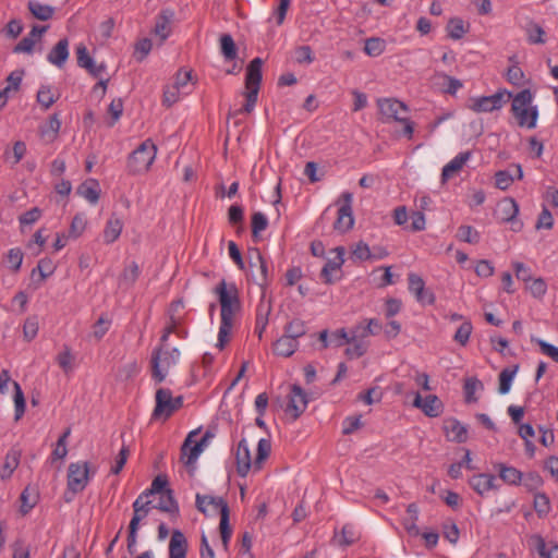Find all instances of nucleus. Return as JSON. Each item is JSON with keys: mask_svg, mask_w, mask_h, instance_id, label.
Segmentation results:
<instances>
[{"mask_svg": "<svg viewBox=\"0 0 558 558\" xmlns=\"http://www.w3.org/2000/svg\"><path fill=\"white\" fill-rule=\"evenodd\" d=\"M214 292L217 294L220 304V327L217 347L222 350L229 342L234 324V316L240 313L242 303L239 289L233 282H227L222 279L215 287Z\"/></svg>", "mask_w": 558, "mask_h": 558, "instance_id": "obj_1", "label": "nucleus"}, {"mask_svg": "<svg viewBox=\"0 0 558 558\" xmlns=\"http://www.w3.org/2000/svg\"><path fill=\"white\" fill-rule=\"evenodd\" d=\"M180 359V351L177 348H168L167 345H159L151 352V376L156 383H162L169 369L178 363Z\"/></svg>", "mask_w": 558, "mask_h": 558, "instance_id": "obj_2", "label": "nucleus"}, {"mask_svg": "<svg viewBox=\"0 0 558 558\" xmlns=\"http://www.w3.org/2000/svg\"><path fill=\"white\" fill-rule=\"evenodd\" d=\"M157 154V147L151 140L144 141L128 159V170L132 174L147 172Z\"/></svg>", "mask_w": 558, "mask_h": 558, "instance_id": "obj_3", "label": "nucleus"}, {"mask_svg": "<svg viewBox=\"0 0 558 558\" xmlns=\"http://www.w3.org/2000/svg\"><path fill=\"white\" fill-rule=\"evenodd\" d=\"M156 405L153 411V418L163 421L168 420L174 412L183 405V397H173L172 392L168 388H159L156 391Z\"/></svg>", "mask_w": 558, "mask_h": 558, "instance_id": "obj_4", "label": "nucleus"}, {"mask_svg": "<svg viewBox=\"0 0 558 558\" xmlns=\"http://www.w3.org/2000/svg\"><path fill=\"white\" fill-rule=\"evenodd\" d=\"M96 471V468L90 470L89 463L86 461L71 463L68 468V489L74 494L83 492L89 482L90 475L93 476Z\"/></svg>", "mask_w": 558, "mask_h": 558, "instance_id": "obj_5", "label": "nucleus"}, {"mask_svg": "<svg viewBox=\"0 0 558 558\" xmlns=\"http://www.w3.org/2000/svg\"><path fill=\"white\" fill-rule=\"evenodd\" d=\"M518 214V203L511 197H505L498 202L494 215L499 222L510 223L511 230L519 232L523 228V223L521 220L517 219Z\"/></svg>", "mask_w": 558, "mask_h": 558, "instance_id": "obj_6", "label": "nucleus"}, {"mask_svg": "<svg viewBox=\"0 0 558 558\" xmlns=\"http://www.w3.org/2000/svg\"><path fill=\"white\" fill-rule=\"evenodd\" d=\"M506 96L510 98L511 93L499 90L490 96L471 98V102L468 105V108L476 113L493 112L504 107L507 101L505 99Z\"/></svg>", "mask_w": 558, "mask_h": 558, "instance_id": "obj_7", "label": "nucleus"}, {"mask_svg": "<svg viewBox=\"0 0 558 558\" xmlns=\"http://www.w3.org/2000/svg\"><path fill=\"white\" fill-rule=\"evenodd\" d=\"M343 204L338 209V217L333 222L335 230L344 233L353 228L354 217L352 211L353 195L350 192H343L341 195Z\"/></svg>", "mask_w": 558, "mask_h": 558, "instance_id": "obj_8", "label": "nucleus"}, {"mask_svg": "<svg viewBox=\"0 0 558 558\" xmlns=\"http://www.w3.org/2000/svg\"><path fill=\"white\" fill-rule=\"evenodd\" d=\"M307 404L308 397L305 390L296 384L292 385L289 393V401L286 408V413L290 414L292 420L295 421L306 410Z\"/></svg>", "mask_w": 558, "mask_h": 558, "instance_id": "obj_9", "label": "nucleus"}, {"mask_svg": "<svg viewBox=\"0 0 558 558\" xmlns=\"http://www.w3.org/2000/svg\"><path fill=\"white\" fill-rule=\"evenodd\" d=\"M379 112L383 116V122H389L390 120L399 122L405 116H401V112L408 113V106L392 98H384L377 101Z\"/></svg>", "mask_w": 558, "mask_h": 558, "instance_id": "obj_10", "label": "nucleus"}, {"mask_svg": "<svg viewBox=\"0 0 558 558\" xmlns=\"http://www.w3.org/2000/svg\"><path fill=\"white\" fill-rule=\"evenodd\" d=\"M174 16V11L170 8H166L155 17V26L151 33L160 39V44L171 35Z\"/></svg>", "mask_w": 558, "mask_h": 558, "instance_id": "obj_11", "label": "nucleus"}, {"mask_svg": "<svg viewBox=\"0 0 558 558\" xmlns=\"http://www.w3.org/2000/svg\"><path fill=\"white\" fill-rule=\"evenodd\" d=\"M196 508L198 511L204 514H215L220 513V518H222L223 509L229 510L228 504L221 497H215L210 495H196Z\"/></svg>", "mask_w": 558, "mask_h": 558, "instance_id": "obj_12", "label": "nucleus"}, {"mask_svg": "<svg viewBox=\"0 0 558 558\" xmlns=\"http://www.w3.org/2000/svg\"><path fill=\"white\" fill-rule=\"evenodd\" d=\"M252 262L258 263L257 274L252 272L254 282L262 289V299H265V291L270 280L268 265L258 248H251Z\"/></svg>", "mask_w": 558, "mask_h": 558, "instance_id": "obj_13", "label": "nucleus"}, {"mask_svg": "<svg viewBox=\"0 0 558 558\" xmlns=\"http://www.w3.org/2000/svg\"><path fill=\"white\" fill-rule=\"evenodd\" d=\"M381 330V323L377 318H364L350 330V340H362L378 335Z\"/></svg>", "mask_w": 558, "mask_h": 558, "instance_id": "obj_14", "label": "nucleus"}, {"mask_svg": "<svg viewBox=\"0 0 558 558\" xmlns=\"http://www.w3.org/2000/svg\"><path fill=\"white\" fill-rule=\"evenodd\" d=\"M335 252L336 256L331 259H328L320 271V277L326 284H332L340 279V277L335 278L332 274L340 271L344 263L345 251L344 247L338 246L335 248Z\"/></svg>", "mask_w": 558, "mask_h": 558, "instance_id": "obj_15", "label": "nucleus"}, {"mask_svg": "<svg viewBox=\"0 0 558 558\" xmlns=\"http://www.w3.org/2000/svg\"><path fill=\"white\" fill-rule=\"evenodd\" d=\"M413 405L421 409L428 417L439 416L444 408L442 402L436 395H428L423 399L418 392L415 393Z\"/></svg>", "mask_w": 558, "mask_h": 558, "instance_id": "obj_16", "label": "nucleus"}, {"mask_svg": "<svg viewBox=\"0 0 558 558\" xmlns=\"http://www.w3.org/2000/svg\"><path fill=\"white\" fill-rule=\"evenodd\" d=\"M469 484L480 496H485L490 490H497L496 477L488 473L474 474L469 478Z\"/></svg>", "mask_w": 558, "mask_h": 558, "instance_id": "obj_17", "label": "nucleus"}, {"mask_svg": "<svg viewBox=\"0 0 558 558\" xmlns=\"http://www.w3.org/2000/svg\"><path fill=\"white\" fill-rule=\"evenodd\" d=\"M236 472L244 477L253 466L251 452L246 440L243 438L239 441L235 450Z\"/></svg>", "mask_w": 558, "mask_h": 558, "instance_id": "obj_18", "label": "nucleus"}, {"mask_svg": "<svg viewBox=\"0 0 558 558\" xmlns=\"http://www.w3.org/2000/svg\"><path fill=\"white\" fill-rule=\"evenodd\" d=\"M197 433V430L190 432L181 447V460L185 465L194 464L202 453L201 445H196L193 440Z\"/></svg>", "mask_w": 558, "mask_h": 558, "instance_id": "obj_19", "label": "nucleus"}, {"mask_svg": "<svg viewBox=\"0 0 558 558\" xmlns=\"http://www.w3.org/2000/svg\"><path fill=\"white\" fill-rule=\"evenodd\" d=\"M69 58V40L66 38L60 39L50 52L47 54V60L61 69Z\"/></svg>", "mask_w": 558, "mask_h": 558, "instance_id": "obj_20", "label": "nucleus"}, {"mask_svg": "<svg viewBox=\"0 0 558 558\" xmlns=\"http://www.w3.org/2000/svg\"><path fill=\"white\" fill-rule=\"evenodd\" d=\"M180 307H183V302L182 301L179 300V301H174V302L171 303L170 310H169V323L165 327L163 332H162V335L160 337V345H166V343H167V341L169 339V336L171 333H178L179 335L178 326L180 325L181 319H180V317H177L174 315V313Z\"/></svg>", "mask_w": 558, "mask_h": 558, "instance_id": "obj_21", "label": "nucleus"}, {"mask_svg": "<svg viewBox=\"0 0 558 558\" xmlns=\"http://www.w3.org/2000/svg\"><path fill=\"white\" fill-rule=\"evenodd\" d=\"M187 541L180 530H173L169 543V558H186Z\"/></svg>", "mask_w": 558, "mask_h": 558, "instance_id": "obj_22", "label": "nucleus"}, {"mask_svg": "<svg viewBox=\"0 0 558 558\" xmlns=\"http://www.w3.org/2000/svg\"><path fill=\"white\" fill-rule=\"evenodd\" d=\"M471 158V151H462L458 154L452 160H450L441 171V182H447L457 172H459L466 161Z\"/></svg>", "mask_w": 558, "mask_h": 558, "instance_id": "obj_23", "label": "nucleus"}, {"mask_svg": "<svg viewBox=\"0 0 558 558\" xmlns=\"http://www.w3.org/2000/svg\"><path fill=\"white\" fill-rule=\"evenodd\" d=\"M494 470L498 472L500 480L508 485H519L523 480V473L514 466L499 462L494 463Z\"/></svg>", "mask_w": 558, "mask_h": 558, "instance_id": "obj_24", "label": "nucleus"}, {"mask_svg": "<svg viewBox=\"0 0 558 558\" xmlns=\"http://www.w3.org/2000/svg\"><path fill=\"white\" fill-rule=\"evenodd\" d=\"M21 456H22L21 450L15 447L11 448L8 451V453L4 458L3 465L0 470V478L2 481L9 480L12 476L13 472L16 470V468L20 464Z\"/></svg>", "mask_w": 558, "mask_h": 558, "instance_id": "obj_25", "label": "nucleus"}, {"mask_svg": "<svg viewBox=\"0 0 558 558\" xmlns=\"http://www.w3.org/2000/svg\"><path fill=\"white\" fill-rule=\"evenodd\" d=\"M263 60L254 58L246 68L245 87H260Z\"/></svg>", "mask_w": 558, "mask_h": 558, "instance_id": "obj_26", "label": "nucleus"}, {"mask_svg": "<svg viewBox=\"0 0 558 558\" xmlns=\"http://www.w3.org/2000/svg\"><path fill=\"white\" fill-rule=\"evenodd\" d=\"M151 500L147 498V494H141L133 502V517L130 522L136 523L140 526V522L149 513L151 509Z\"/></svg>", "mask_w": 558, "mask_h": 558, "instance_id": "obj_27", "label": "nucleus"}, {"mask_svg": "<svg viewBox=\"0 0 558 558\" xmlns=\"http://www.w3.org/2000/svg\"><path fill=\"white\" fill-rule=\"evenodd\" d=\"M299 342L284 333L275 341L272 345L274 353L279 356L289 357L298 349Z\"/></svg>", "mask_w": 558, "mask_h": 558, "instance_id": "obj_28", "label": "nucleus"}, {"mask_svg": "<svg viewBox=\"0 0 558 558\" xmlns=\"http://www.w3.org/2000/svg\"><path fill=\"white\" fill-rule=\"evenodd\" d=\"M77 194L88 201L90 204H97L100 196L99 183L95 179L83 182L77 187Z\"/></svg>", "mask_w": 558, "mask_h": 558, "instance_id": "obj_29", "label": "nucleus"}, {"mask_svg": "<svg viewBox=\"0 0 558 558\" xmlns=\"http://www.w3.org/2000/svg\"><path fill=\"white\" fill-rule=\"evenodd\" d=\"M445 432L450 440L464 442L468 439L466 427L456 418H451L446 422Z\"/></svg>", "mask_w": 558, "mask_h": 558, "instance_id": "obj_30", "label": "nucleus"}, {"mask_svg": "<svg viewBox=\"0 0 558 558\" xmlns=\"http://www.w3.org/2000/svg\"><path fill=\"white\" fill-rule=\"evenodd\" d=\"M418 506L415 502L408 505V517L403 519L402 525L410 536H418L421 534L416 522L418 520Z\"/></svg>", "mask_w": 558, "mask_h": 558, "instance_id": "obj_31", "label": "nucleus"}, {"mask_svg": "<svg viewBox=\"0 0 558 558\" xmlns=\"http://www.w3.org/2000/svg\"><path fill=\"white\" fill-rule=\"evenodd\" d=\"M514 118L517 119L519 126L534 129L538 118L537 106L532 105L526 109L521 110L514 114Z\"/></svg>", "mask_w": 558, "mask_h": 558, "instance_id": "obj_32", "label": "nucleus"}, {"mask_svg": "<svg viewBox=\"0 0 558 558\" xmlns=\"http://www.w3.org/2000/svg\"><path fill=\"white\" fill-rule=\"evenodd\" d=\"M39 494L37 489L31 485H27L21 496V512L27 514L38 502Z\"/></svg>", "mask_w": 558, "mask_h": 558, "instance_id": "obj_33", "label": "nucleus"}, {"mask_svg": "<svg viewBox=\"0 0 558 558\" xmlns=\"http://www.w3.org/2000/svg\"><path fill=\"white\" fill-rule=\"evenodd\" d=\"M123 229V222L120 218L112 216L107 221L104 230V241L107 244L113 243L120 236Z\"/></svg>", "mask_w": 558, "mask_h": 558, "instance_id": "obj_34", "label": "nucleus"}, {"mask_svg": "<svg viewBox=\"0 0 558 558\" xmlns=\"http://www.w3.org/2000/svg\"><path fill=\"white\" fill-rule=\"evenodd\" d=\"M27 8L32 15L39 21L50 20L56 11L53 7L40 3L39 1L36 0L28 1Z\"/></svg>", "mask_w": 558, "mask_h": 558, "instance_id": "obj_35", "label": "nucleus"}, {"mask_svg": "<svg viewBox=\"0 0 558 558\" xmlns=\"http://www.w3.org/2000/svg\"><path fill=\"white\" fill-rule=\"evenodd\" d=\"M154 508L168 512L172 517L179 515V505L173 498L171 489H167L163 495H160V501Z\"/></svg>", "mask_w": 558, "mask_h": 558, "instance_id": "obj_36", "label": "nucleus"}, {"mask_svg": "<svg viewBox=\"0 0 558 558\" xmlns=\"http://www.w3.org/2000/svg\"><path fill=\"white\" fill-rule=\"evenodd\" d=\"M533 94L529 88L519 92L512 99L511 111L513 116L523 109L532 106Z\"/></svg>", "mask_w": 558, "mask_h": 558, "instance_id": "obj_37", "label": "nucleus"}, {"mask_svg": "<svg viewBox=\"0 0 558 558\" xmlns=\"http://www.w3.org/2000/svg\"><path fill=\"white\" fill-rule=\"evenodd\" d=\"M61 128V120L59 119L58 113H53L47 123L40 126V135L48 140L49 142L53 141Z\"/></svg>", "mask_w": 558, "mask_h": 558, "instance_id": "obj_38", "label": "nucleus"}, {"mask_svg": "<svg viewBox=\"0 0 558 558\" xmlns=\"http://www.w3.org/2000/svg\"><path fill=\"white\" fill-rule=\"evenodd\" d=\"M483 389L484 385L480 379H477L476 377L466 378L463 386L465 402H476L478 398L475 396V392L481 391Z\"/></svg>", "mask_w": 558, "mask_h": 558, "instance_id": "obj_39", "label": "nucleus"}, {"mask_svg": "<svg viewBox=\"0 0 558 558\" xmlns=\"http://www.w3.org/2000/svg\"><path fill=\"white\" fill-rule=\"evenodd\" d=\"M270 311H271L270 304L269 303L266 304L265 301L262 299L257 306L256 324H255V330L258 332L259 337H262V333L268 324V315H269Z\"/></svg>", "mask_w": 558, "mask_h": 558, "instance_id": "obj_40", "label": "nucleus"}, {"mask_svg": "<svg viewBox=\"0 0 558 558\" xmlns=\"http://www.w3.org/2000/svg\"><path fill=\"white\" fill-rule=\"evenodd\" d=\"M518 365L513 367H506L499 373V393L506 395L510 391L511 383L518 372Z\"/></svg>", "mask_w": 558, "mask_h": 558, "instance_id": "obj_41", "label": "nucleus"}, {"mask_svg": "<svg viewBox=\"0 0 558 558\" xmlns=\"http://www.w3.org/2000/svg\"><path fill=\"white\" fill-rule=\"evenodd\" d=\"M221 53L226 60L232 61L238 56L235 43L230 34H223L220 37Z\"/></svg>", "mask_w": 558, "mask_h": 558, "instance_id": "obj_42", "label": "nucleus"}, {"mask_svg": "<svg viewBox=\"0 0 558 558\" xmlns=\"http://www.w3.org/2000/svg\"><path fill=\"white\" fill-rule=\"evenodd\" d=\"M306 333V325L302 319L294 318L284 327V335L298 341V339Z\"/></svg>", "mask_w": 558, "mask_h": 558, "instance_id": "obj_43", "label": "nucleus"}, {"mask_svg": "<svg viewBox=\"0 0 558 558\" xmlns=\"http://www.w3.org/2000/svg\"><path fill=\"white\" fill-rule=\"evenodd\" d=\"M56 361L65 374L74 369V356L68 345L63 347V350L57 355Z\"/></svg>", "mask_w": 558, "mask_h": 558, "instance_id": "obj_44", "label": "nucleus"}, {"mask_svg": "<svg viewBox=\"0 0 558 558\" xmlns=\"http://www.w3.org/2000/svg\"><path fill=\"white\" fill-rule=\"evenodd\" d=\"M386 49V43L379 37H371L365 40L364 51L369 57H378Z\"/></svg>", "mask_w": 558, "mask_h": 558, "instance_id": "obj_45", "label": "nucleus"}, {"mask_svg": "<svg viewBox=\"0 0 558 558\" xmlns=\"http://www.w3.org/2000/svg\"><path fill=\"white\" fill-rule=\"evenodd\" d=\"M270 450V441L265 438L259 439L257 444V456L253 462V468L255 471H259L262 469L263 461L269 456Z\"/></svg>", "mask_w": 558, "mask_h": 558, "instance_id": "obj_46", "label": "nucleus"}, {"mask_svg": "<svg viewBox=\"0 0 558 558\" xmlns=\"http://www.w3.org/2000/svg\"><path fill=\"white\" fill-rule=\"evenodd\" d=\"M457 238L459 241L466 242L470 244H476L480 242L481 235L480 232L472 226L463 225L459 227Z\"/></svg>", "mask_w": 558, "mask_h": 558, "instance_id": "obj_47", "label": "nucleus"}, {"mask_svg": "<svg viewBox=\"0 0 558 558\" xmlns=\"http://www.w3.org/2000/svg\"><path fill=\"white\" fill-rule=\"evenodd\" d=\"M526 35H527V40L530 44H545V31L543 29V27L535 23V22H530L527 25H526Z\"/></svg>", "mask_w": 558, "mask_h": 558, "instance_id": "obj_48", "label": "nucleus"}, {"mask_svg": "<svg viewBox=\"0 0 558 558\" xmlns=\"http://www.w3.org/2000/svg\"><path fill=\"white\" fill-rule=\"evenodd\" d=\"M86 225H87V221H86L85 215L81 214V213L76 214L73 217L72 222L70 225L69 238H72V239L80 238L83 234V232L85 231Z\"/></svg>", "mask_w": 558, "mask_h": 558, "instance_id": "obj_49", "label": "nucleus"}, {"mask_svg": "<svg viewBox=\"0 0 558 558\" xmlns=\"http://www.w3.org/2000/svg\"><path fill=\"white\" fill-rule=\"evenodd\" d=\"M230 510L223 509L222 518H220L219 530L221 534V541L225 549H228L230 538L232 536V529L229 524Z\"/></svg>", "mask_w": 558, "mask_h": 558, "instance_id": "obj_50", "label": "nucleus"}, {"mask_svg": "<svg viewBox=\"0 0 558 558\" xmlns=\"http://www.w3.org/2000/svg\"><path fill=\"white\" fill-rule=\"evenodd\" d=\"M267 227L268 219L263 213L256 211L252 215V236L254 240H257L260 232L265 231Z\"/></svg>", "mask_w": 558, "mask_h": 558, "instance_id": "obj_51", "label": "nucleus"}, {"mask_svg": "<svg viewBox=\"0 0 558 558\" xmlns=\"http://www.w3.org/2000/svg\"><path fill=\"white\" fill-rule=\"evenodd\" d=\"M448 35L452 39H460L466 33L464 22L460 17H452L447 24Z\"/></svg>", "mask_w": 558, "mask_h": 558, "instance_id": "obj_52", "label": "nucleus"}, {"mask_svg": "<svg viewBox=\"0 0 558 558\" xmlns=\"http://www.w3.org/2000/svg\"><path fill=\"white\" fill-rule=\"evenodd\" d=\"M351 347L345 349V355L350 359H357L363 356L367 351V342L362 340H349Z\"/></svg>", "mask_w": 558, "mask_h": 558, "instance_id": "obj_53", "label": "nucleus"}, {"mask_svg": "<svg viewBox=\"0 0 558 558\" xmlns=\"http://www.w3.org/2000/svg\"><path fill=\"white\" fill-rule=\"evenodd\" d=\"M473 326L470 320L463 322L459 328L457 329L453 340L461 344L462 347L466 345L469 342L470 336L472 333Z\"/></svg>", "mask_w": 558, "mask_h": 558, "instance_id": "obj_54", "label": "nucleus"}, {"mask_svg": "<svg viewBox=\"0 0 558 558\" xmlns=\"http://www.w3.org/2000/svg\"><path fill=\"white\" fill-rule=\"evenodd\" d=\"M54 270L56 266L52 259L45 257L38 262L37 267L33 269L32 275L38 271L40 275V280L44 281L46 278L50 277Z\"/></svg>", "mask_w": 558, "mask_h": 558, "instance_id": "obj_55", "label": "nucleus"}, {"mask_svg": "<svg viewBox=\"0 0 558 558\" xmlns=\"http://www.w3.org/2000/svg\"><path fill=\"white\" fill-rule=\"evenodd\" d=\"M167 485H168L167 477L162 476V475H158L153 480L150 487L145 489L142 494H147L148 499L151 495H155V494L163 495L165 492L168 489Z\"/></svg>", "mask_w": 558, "mask_h": 558, "instance_id": "obj_56", "label": "nucleus"}, {"mask_svg": "<svg viewBox=\"0 0 558 558\" xmlns=\"http://www.w3.org/2000/svg\"><path fill=\"white\" fill-rule=\"evenodd\" d=\"M37 101L44 107L45 110L49 109L56 101V98L51 92V87L48 85H41L37 92Z\"/></svg>", "mask_w": 558, "mask_h": 558, "instance_id": "obj_57", "label": "nucleus"}, {"mask_svg": "<svg viewBox=\"0 0 558 558\" xmlns=\"http://www.w3.org/2000/svg\"><path fill=\"white\" fill-rule=\"evenodd\" d=\"M534 510L538 514V517H545L548 514L550 510L549 498L544 493H537L534 496Z\"/></svg>", "mask_w": 558, "mask_h": 558, "instance_id": "obj_58", "label": "nucleus"}, {"mask_svg": "<svg viewBox=\"0 0 558 558\" xmlns=\"http://www.w3.org/2000/svg\"><path fill=\"white\" fill-rule=\"evenodd\" d=\"M526 289L535 299H542L547 292V283L543 278L532 279L527 284Z\"/></svg>", "mask_w": 558, "mask_h": 558, "instance_id": "obj_59", "label": "nucleus"}, {"mask_svg": "<svg viewBox=\"0 0 558 558\" xmlns=\"http://www.w3.org/2000/svg\"><path fill=\"white\" fill-rule=\"evenodd\" d=\"M140 267L135 262H132L128 265L122 275H121V283L132 286L137 280L140 276Z\"/></svg>", "mask_w": 558, "mask_h": 558, "instance_id": "obj_60", "label": "nucleus"}, {"mask_svg": "<svg viewBox=\"0 0 558 558\" xmlns=\"http://www.w3.org/2000/svg\"><path fill=\"white\" fill-rule=\"evenodd\" d=\"M181 94H187V92H182L180 88H178L173 84L167 85L163 89L162 104L166 105L167 107L172 106L180 99Z\"/></svg>", "mask_w": 558, "mask_h": 558, "instance_id": "obj_61", "label": "nucleus"}, {"mask_svg": "<svg viewBox=\"0 0 558 558\" xmlns=\"http://www.w3.org/2000/svg\"><path fill=\"white\" fill-rule=\"evenodd\" d=\"M38 318L37 316L28 317L23 325V336L26 341H32L38 333Z\"/></svg>", "mask_w": 558, "mask_h": 558, "instance_id": "obj_62", "label": "nucleus"}, {"mask_svg": "<svg viewBox=\"0 0 558 558\" xmlns=\"http://www.w3.org/2000/svg\"><path fill=\"white\" fill-rule=\"evenodd\" d=\"M77 65L82 69L93 66V58L89 56L88 50L84 44H80L75 48Z\"/></svg>", "mask_w": 558, "mask_h": 558, "instance_id": "obj_63", "label": "nucleus"}, {"mask_svg": "<svg viewBox=\"0 0 558 558\" xmlns=\"http://www.w3.org/2000/svg\"><path fill=\"white\" fill-rule=\"evenodd\" d=\"M151 48H153V43L150 39H148V38L141 39L135 45L134 58L138 62H142L148 56Z\"/></svg>", "mask_w": 558, "mask_h": 558, "instance_id": "obj_64", "label": "nucleus"}]
</instances>
